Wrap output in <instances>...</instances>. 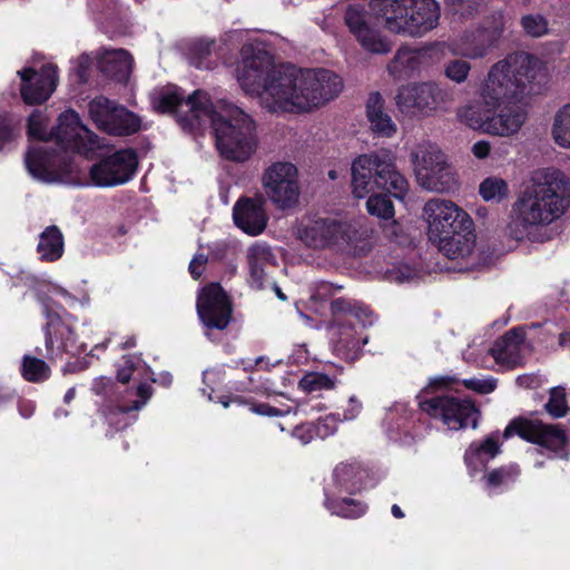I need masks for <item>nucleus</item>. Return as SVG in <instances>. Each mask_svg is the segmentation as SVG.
<instances>
[{"label":"nucleus","instance_id":"obj_1","mask_svg":"<svg viewBox=\"0 0 570 570\" xmlns=\"http://www.w3.org/2000/svg\"><path fill=\"white\" fill-rule=\"evenodd\" d=\"M237 81L262 108L277 115L308 112L335 98L343 88L342 79L331 70L275 65L268 52L254 45L242 49Z\"/></svg>","mask_w":570,"mask_h":570},{"label":"nucleus","instance_id":"obj_2","mask_svg":"<svg viewBox=\"0 0 570 570\" xmlns=\"http://www.w3.org/2000/svg\"><path fill=\"white\" fill-rule=\"evenodd\" d=\"M154 106L161 112L184 115L187 126L203 125L209 121L216 148L219 155L230 161H247L258 146L257 124L245 110L227 100H218L215 105L207 92L196 90L189 96L176 87L167 88Z\"/></svg>","mask_w":570,"mask_h":570},{"label":"nucleus","instance_id":"obj_3","mask_svg":"<svg viewBox=\"0 0 570 570\" xmlns=\"http://www.w3.org/2000/svg\"><path fill=\"white\" fill-rule=\"evenodd\" d=\"M569 207V178L558 169L539 170L512 204L508 232L517 240L548 242L554 234L552 225Z\"/></svg>","mask_w":570,"mask_h":570},{"label":"nucleus","instance_id":"obj_4","mask_svg":"<svg viewBox=\"0 0 570 570\" xmlns=\"http://www.w3.org/2000/svg\"><path fill=\"white\" fill-rule=\"evenodd\" d=\"M50 137L55 138L60 151L52 148V141H42L31 146L24 157L29 175L46 184L70 181L76 170L70 151L89 157L102 146L100 138L81 122L72 109L59 116L57 126L50 130Z\"/></svg>","mask_w":570,"mask_h":570},{"label":"nucleus","instance_id":"obj_5","mask_svg":"<svg viewBox=\"0 0 570 570\" xmlns=\"http://www.w3.org/2000/svg\"><path fill=\"white\" fill-rule=\"evenodd\" d=\"M351 170L352 193L360 199L367 197V213L384 220L393 219L391 199L376 190H387L401 200L407 194L409 183L396 169L394 155L386 149L361 155L353 160Z\"/></svg>","mask_w":570,"mask_h":570},{"label":"nucleus","instance_id":"obj_6","mask_svg":"<svg viewBox=\"0 0 570 570\" xmlns=\"http://www.w3.org/2000/svg\"><path fill=\"white\" fill-rule=\"evenodd\" d=\"M546 79L541 61L529 53L515 52L495 62L479 88V105L498 108L503 102L520 101Z\"/></svg>","mask_w":570,"mask_h":570},{"label":"nucleus","instance_id":"obj_7","mask_svg":"<svg viewBox=\"0 0 570 570\" xmlns=\"http://www.w3.org/2000/svg\"><path fill=\"white\" fill-rule=\"evenodd\" d=\"M372 229L364 219L315 218L303 224L298 229L299 239L315 249L330 248L364 254L371 246Z\"/></svg>","mask_w":570,"mask_h":570},{"label":"nucleus","instance_id":"obj_8","mask_svg":"<svg viewBox=\"0 0 570 570\" xmlns=\"http://www.w3.org/2000/svg\"><path fill=\"white\" fill-rule=\"evenodd\" d=\"M370 7L389 32L410 38L434 30L441 18L436 0H371Z\"/></svg>","mask_w":570,"mask_h":570},{"label":"nucleus","instance_id":"obj_9","mask_svg":"<svg viewBox=\"0 0 570 570\" xmlns=\"http://www.w3.org/2000/svg\"><path fill=\"white\" fill-rule=\"evenodd\" d=\"M117 379L121 383L132 380L137 386L127 391L126 395L119 400L118 405L105 413L108 424L116 430L125 429L137 420V414L134 412L140 411L153 396L149 382L159 383L166 387L173 382L171 374L167 372L156 379L150 367L138 355L124 357V365L118 370Z\"/></svg>","mask_w":570,"mask_h":570},{"label":"nucleus","instance_id":"obj_10","mask_svg":"<svg viewBox=\"0 0 570 570\" xmlns=\"http://www.w3.org/2000/svg\"><path fill=\"white\" fill-rule=\"evenodd\" d=\"M334 316L331 326V344L333 352L341 358L353 362L360 356L367 337L361 331L373 324L372 312L362 303L336 298L331 303Z\"/></svg>","mask_w":570,"mask_h":570},{"label":"nucleus","instance_id":"obj_11","mask_svg":"<svg viewBox=\"0 0 570 570\" xmlns=\"http://www.w3.org/2000/svg\"><path fill=\"white\" fill-rule=\"evenodd\" d=\"M458 118L473 130L509 137L517 134L527 120V110L520 101L503 102L498 108H487L476 101L458 109Z\"/></svg>","mask_w":570,"mask_h":570},{"label":"nucleus","instance_id":"obj_12","mask_svg":"<svg viewBox=\"0 0 570 570\" xmlns=\"http://www.w3.org/2000/svg\"><path fill=\"white\" fill-rule=\"evenodd\" d=\"M410 161L420 187L432 193H449L458 187L456 174L441 148L430 141L415 144Z\"/></svg>","mask_w":570,"mask_h":570},{"label":"nucleus","instance_id":"obj_13","mask_svg":"<svg viewBox=\"0 0 570 570\" xmlns=\"http://www.w3.org/2000/svg\"><path fill=\"white\" fill-rule=\"evenodd\" d=\"M367 471L357 462H342L333 470V489L326 492L325 507L332 514L342 518H358L366 512L363 502L343 497L353 494L366 487Z\"/></svg>","mask_w":570,"mask_h":570},{"label":"nucleus","instance_id":"obj_14","mask_svg":"<svg viewBox=\"0 0 570 570\" xmlns=\"http://www.w3.org/2000/svg\"><path fill=\"white\" fill-rule=\"evenodd\" d=\"M395 102L403 115L425 118L445 111L452 102V96L435 81L410 82L400 87Z\"/></svg>","mask_w":570,"mask_h":570},{"label":"nucleus","instance_id":"obj_15","mask_svg":"<svg viewBox=\"0 0 570 570\" xmlns=\"http://www.w3.org/2000/svg\"><path fill=\"white\" fill-rule=\"evenodd\" d=\"M428 225L429 239L438 244L460 230H466L473 225L472 218L461 207L450 199L432 198L422 210Z\"/></svg>","mask_w":570,"mask_h":570},{"label":"nucleus","instance_id":"obj_16","mask_svg":"<svg viewBox=\"0 0 570 570\" xmlns=\"http://www.w3.org/2000/svg\"><path fill=\"white\" fill-rule=\"evenodd\" d=\"M419 405L423 412L440 420L449 430L458 431L478 425L479 412L474 404L465 399L441 394L430 399L420 396Z\"/></svg>","mask_w":570,"mask_h":570},{"label":"nucleus","instance_id":"obj_17","mask_svg":"<svg viewBox=\"0 0 570 570\" xmlns=\"http://www.w3.org/2000/svg\"><path fill=\"white\" fill-rule=\"evenodd\" d=\"M88 114L98 129L114 136L132 135L141 125L136 114L104 96L89 101Z\"/></svg>","mask_w":570,"mask_h":570},{"label":"nucleus","instance_id":"obj_18","mask_svg":"<svg viewBox=\"0 0 570 570\" xmlns=\"http://www.w3.org/2000/svg\"><path fill=\"white\" fill-rule=\"evenodd\" d=\"M370 4L371 1L348 4L344 17L345 23L365 50L386 53L391 50V43L375 24L374 19L381 21V18L372 11Z\"/></svg>","mask_w":570,"mask_h":570},{"label":"nucleus","instance_id":"obj_19","mask_svg":"<svg viewBox=\"0 0 570 570\" xmlns=\"http://www.w3.org/2000/svg\"><path fill=\"white\" fill-rule=\"evenodd\" d=\"M262 183L268 199L278 208H292L298 202V171L292 163H273L265 169Z\"/></svg>","mask_w":570,"mask_h":570},{"label":"nucleus","instance_id":"obj_20","mask_svg":"<svg viewBox=\"0 0 570 570\" xmlns=\"http://www.w3.org/2000/svg\"><path fill=\"white\" fill-rule=\"evenodd\" d=\"M46 357L50 361L61 358L63 354L78 355L86 351L87 344L78 342L70 323L59 313L45 306Z\"/></svg>","mask_w":570,"mask_h":570},{"label":"nucleus","instance_id":"obj_21","mask_svg":"<svg viewBox=\"0 0 570 570\" xmlns=\"http://www.w3.org/2000/svg\"><path fill=\"white\" fill-rule=\"evenodd\" d=\"M137 156L131 149H122L91 166L89 176L97 187H114L127 183L135 174Z\"/></svg>","mask_w":570,"mask_h":570},{"label":"nucleus","instance_id":"obj_22","mask_svg":"<svg viewBox=\"0 0 570 570\" xmlns=\"http://www.w3.org/2000/svg\"><path fill=\"white\" fill-rule=\"evenodd\" d=\"M197 313L207 330H225L232 318V305L217 283L205 286L197 298Z\"/></svg>","mask_w":570,"mask_h":570},{"label":"nucleus","instance_id":"obj_23","mask_svg":"<svg viewBox=\"0 0 570 570\" xmlns=\"http://www.w3.org/2000/svg\"><path fill=\"white\" fill-rule=\"evenodd\" d=\"M514 434L553 452H560L567 443V435L563 430L557 425L543 424L540 421L524 419L512 421L505 428L503 439H509Z\"/></svg>","mask_w":570,"mask_h":570},{"label":"nucleus","instance_id":"obj_24","mask_svg":"<svg viewBox=\"0 0 570 570\" xmlns=\"http://www.w3.org/2000/svg\"><path fill=\"white\" fill-rule=\"evenodd\" d=\"M21 78V97L26 104L36 105L46 101L55 91L58 82L57 67L43 65L40 71L23 68L17 72Z\"/></svg>","mask_w":570,"mask_h":570},{"label":"nucleus","instance_id":"obj_25","mask_svg":"<svg viewBox=\"0 0 570 570\" xmlns=\"http://www.w3.org/2000/svg\"><path fill=\"white\" fill-rule=\"evenodd\" d=\"M449 259L460 261V269H471L476 266L474 226L466 230H460L436 244Z\"/></svg>","mask_w":570,"mask_h":570},{"label":"nucleus","instance_id":"obj_26","mask_svg":"<svg viewBox=\"0 0 570 570\" xmlns=\"http://www.w3.org/2000/svg\"><path fill=\"white\" fill-rule=\"evenodd\" d=\"M233 219L244 233L252 236L259 235L267 224L263 198H239L233 208Z\"/></svg>","mask_w":570,"mask_h":570},{"label":"nucleus","instance_id":"obj_27","mask_svg":"<svg viewBox=\"0 0 570 570\" xmlns=\"http://www.w3.org/2000/svg\"><path fill=\"white\" fill-rule=\"evenodd\" d=\"M501 452V434L492 432L483 440L473 441L464 453V463L470 476L482 473L489 462Z\"/></svg>","mask_w":570,"mask_h":570},{"label":"nucleus","instance_id":"obj_28","mask_svg":"<svg viewBox=\"0 0 570 570\" xmlns=\"http://www.w3.org/2000/svg\"><path fill=\"white\" fill-rule=\"evenodd\" d=\"M494 46V38L488 30L465 32L446 43L451 55L468 59L484 58Z\"/></svg>","mask_w":570,"mask_h":570},{"label":"nucleus","instance_id":"obj_29","mask_svg":"<svg viewBox=\"0 0 570 570\" xmlns=\"http://www.w3.org/2000/svg\"><path fill=\"white\" fill-rule=\"evenodd\" d=\"M525 332L521 327H515L498 338L490 348V354L495 363L503 367H513L522 360Z\"/></svg>","mask_w":570,"mask_h":570},{"label":"nucleus","instance_id":"obj_30","mask_svg":"<svg viewBox=\"0 0 570 570\" xmlns=\"http://www.w3.org/2000/svg\"><path fill=\"white\" fill-rule=\"evenodd\" d=\"M433 49H400L389 65V72L395 79L413 76L428 68L432 63Z\"/></svg>","mask_w":570,"mask_h":570},{"label":"nucleus","instance_id":"obj_31","mask_svg":"<svg viewBox=\"0 0 570 570\" xmlns=\"http://www.w3.org/2000/svg\"><path fill=\"white\" fill-rule=\"evenodd\" d=\"M96 60L104 75L119 82L127 81L131 73L134 60L124 49L104 48L96 56Z\"/></svg>","mask_w":570,"mask_h":570},{"label":"nucleus","instance_id":"obj_32","mask_svg":"<svg viewBox=\"0 0 570 570\" xmlns=\"http://www.w3.org/2000/svg\"><path fill=\"white\" fill-rule=\"evenodd\" d=\"M247 264L250 286L259 289L266 279V268L275 264V256L267 244L257 242L247 249Z\"/></svg>","mask_w":570,"mask_h":570},{"label":"nucleus","instance_id":"obj_33","mask_svg":"<svg viewBox=\"0 0 570 570\" xmlns=\"http://www.w3.org/2000/svg\"><path fill=\"white\" fill-rule=\"evenodd\" d=\"M37 254L42 262H57L65 253V237L56 225L47 226L38 237Z\"/></svg>","mask_w":570,"mask_h":570},{"label":"nucleus","instance_id":"obj_34","mask_svg":"<svg viewBox=\"0 0 570 570\" xmlns=\"http://www.w3.org/2000/svg\"><path fill=\"white\" fill-rule=\"evenodd\" d=\"M367 118L373 131L383 137H391L396 131V125L384 110V100L379 92L370 95L366 104Z\"/></svg>","mask_w":570,"mask_h":570},{"label":"nucleus","instance_id":"obj_35","mask_svg":"<svg viewBox=\"0 0 570 570\" xmlns=\"http://www.w3.org/2000/svg\"><path fill=\"white\" fill-rule=\"evenodd\" d=\"M551 134L558 146L570 148V104L564 105L556 112Z\"/></svg>","mask_w":570,"mask_h":570},{"label":"nucleus","instance_id":"obj_36","mask_svg":"<svg viewBox=\"0 0 570 570\" xmlns=\"http://www.w3.org/2000/svg\"><path fill=\"white\" fill-rule=\"evenodd\" d=\"M20 372L26 381L32 383L43 382L50 376L49 365L43 360L29 354L22 357Z\"/></svg>","mask_w":570,"mask_h":570},{"label":"nucleus","instance_id":"obj_37","mask_svg":"<svg viewBox=\"0 0 570 570\" xmlns=\"http://www.w3.org/2000/svg\"><path fill=\"white\" fill-rule=\"evenodd\" d=\"M479 193L485 202L500 203L508 197L509 188L504 179L488 177L480 184Z\"/></svg>","mask_w":570,"mask_h":570},{"label":"nucleus","instance_id":"obj_38","mask_svg":"<svg viewBox=\"0 0 570 570\" xmlns=\"http://www.w3.org/2000/svg\"><path fill=\"white\" fill-rule=\"evenodd\" d=\"M519 475V469L515 465L501 466L492 470L490 473L484 475L485 487L489 492H493L495 489L513 482Z\"/></svg>","mask_w":570,"mask_h":570},{"label":"nucleus","instance_id":"obj_39","mask_svg":"<svg viewBox=\"0 0 570 570\" xmlns=\"http://www.w3.org/2000/svg\"><path fill=\"white\" fill-rule=\"evenodd\" d=\"M520 24L525 35L541 38L549 33V21L540 13H529L521 18Z\"/></svg>","mask_w":570,"mask_h":570},{"label":"nucleus","instance_id":"obj_40","mask_svg":"<svg viewBox=\"0 0 570 570\" xmlns=\"http://www.w3.org/2000/svg\"><path fill=\"white\" fill-rule=\"evenodd\" d=\"M419 275V269L404 262L391 263L384 271V276L390 282L406 283Z\"/></svg>","mask_w":570,"mask_h":570},{"label":"nucleus","instance_id":"obj_41","mask_svg":"<svg viewBox=\"0 0 570 570\" xmlns=\"http://www.w3.org/2000/svg\"><path fill=\"white\" fill-rule=\"evenodd\" d=\"M472 66L468 60L455 58L444 65V76L450 81L461 85L465 82L471 72Z\"/></svg>","mask_w":570,"mask_h":570},{"label":"nucleus","instance_id":"obj_42","mask_svg":"<svg viewBox=\"0 0 570 570\" xmlns=\"http://www.w3.org/2000/svg\"><path fill=\"white\" fill-rule=\"evenodd\" d=\"M298 386L307 393L331 390L334 387V381L324 373L312 372L305 374L298 383Z\"/></svg>","mask_w":570,"mask_h":570},{"label":"nucleus","instance_id":"obj_43","mask_svg":"<svg viewBox=\"0 0 570 570\" xmlns=\"http://www.w3.org/2000/svg\"><path fill=\"white\" fill-rule=\"evenodd\" d=\"M546 409L553 417H562L568 412L566 391L561 386L551 389Z\"/></svg>","mask_w":570,"mask_h":570},{"label":"nucleus","instance_id":"obj_44","mask_svg":"<svg viewBox=\"0 0 570 570\" xmlns=\"http://www.w3.org/2000/svg\"><path fill=\"white\" fill-rule=\"evenodd\" d=\"M17 122L8 114H0V150L10 149L16 139Z\"/></svg>","mask_w":570,"mask_h":570},{"label":"nucleus","instance_id":"obj_45","mask_svg":"<svg viewBox=\"0 0 570 570\" xmlns=\"http://www.w3.org/2000/svg\"><path fill=\"white\" fill-rule=\"evenodd\" d=\"M28 135L30 138L55 142V138L46 131V117L39 111L32 112L28 119Z\"/></svg>","mask_w":570,"mask_h":570},{"label":"nucleus","instance_id":"obj_46","mask_svg":"<svg viewBox=\"0 0 570 570\" xmlns=\"http://www.w3.org/2000/svg\"><path fill=\"white\" fill-rule=\"evenodd\" d=\"M212 46L213 42L207 40H199L194 43L191 48V55H190V63L195 66L196 68H208L209 62L207 61V57L212 52Z\"/></svg>","mask_w":570,"mask_h":570},{"label":"nucleus","instance_id":"obj_47","mask_svg":"<svg viewBox=\"0 0 570 570\" xmlns=\"http://www.w3.org/2000/svg\"><path fill=\"white\" fill-rule=\"evenodd\" d=\"M342 422L340 413H331L317 420L315 423L318 438L325 439L333 435L337 431L338 424Z\"/></svg>","mask_w":570,"mask_h":570},{"label":"nucleus","instance_id":"obj_48","mask_svg":"<svg viewBox=\"0 0 570 570\" xmlns=\"http://www.w3.org/2000/svg\"><path fill=\"white\" fill-rule=\"evenodd\" d=\"M96 58H92L88 53H83L75 61V67L72 68V77H75V81L78 83H85L88 81V72L92 62Z\"/></svg>","mask_w":570,"mask_h":570},{"label":"nucleus","instance_id":"obj_49","mask_svg":"<svg viewBox=\"0 0 570 570\" xmlns=\"http://www.w3.org/2000/svg\"><path fill=\"white\" fill-rule=\"evenodd\" d=\"M463 385L480 394H489L497 387V381L493 377H472L463 380Z\"/></svg>","mask_w":570,"mask_h":570},{"label":"nucleus","instance_id":"obj_50","mask_svg":"<svg viewBox=\"0 0 570 570\" xmlns=\"http://www.w3.org/2000/svg\"><path fill=\"white\" fill-rule=\"evenodd\" d=\"M52 292L57 295H60L65 298L66 303L70 307H75L76 305H80L82 307L88 306L90 302V296L86 291H81L78 295L70 293L66 288L61 286H55Z\"/></svg>","mask_w":570,"mask_h":570},{"label":"nucleus","instance_id":"obj_51","mask_svg":"<svg viewBox=\"0 0 570 570\" xmlns=\"http://www.w3.org/2000/svg\"><path fill=\"white\" fill-rule=\"evenodd\" d=\"M292 435L297 439L301 444L306 445L311 443L315 438H318V432L315 423H305L297 425Z\"/></svg>","mask_w":570,"mask_h":570},{"label":"nucleus","instance_id":"obj_52","mask_svg":"<svg viewBox=\"0 0 570 570\" xmlns=\"http://www.w3.org/2000/svg\"><path fill=\"white\" fill-rule=\"evenodd\" d=\"M362 409V402L356 396L352 395L346 406L343 407V414L341 415L342 422L355 420L361 414Z\"/></svg>","mask_w":570,"mask_h":570},{"label":"nucleus","instance_id":"obj_53","mask_svg":"<svg viewBox=\"0 0 570 570\" xmlns=\"http://www.w3.org/2000/svg\"><path fill=\"white\" fill-rule=\"evenodd\" d=\"M340 288L341 287H334V285L331 283L322 282V283L317 284L311 298L315 302L316 301H325L328 297H331L335 293L336 289H340Z\"/></svg>","mask_w":570,"mask_h":570},{"label":"nucleus","instance_id":"obj_54","mask_svg":"<svg viewBox=\"0 0 570 570\" xmlns=\"http://www.w3.org/2000/svg\"><path fill=\"white\" fill-rule=\"evenodd\" d=\"M207 257L203 254H196L189 263V273L193 278L197 279L204 272Z\"/></svg>","mask_w":570,"mask_h":570},{"label":"nucleus","instance_id":"obj_55","mask_svg":"<svg viewBox=\"0 0 570 570\" xmlns=\"http://www.w3.org/2000/svg\"><path fill=\"white\" fill-rule=\"evenodd\" d=\"M456 380L453 376H435L430 380V383L424 393H429V391H436L443 387L451 386Z\"/></svg>","mask_w":570,"mask_h":570},{"label":"nucleus","instance_id":"obj_56","mask_svg":"<svg viewBox=\"0 0 570 570\" xmlns=\"http://www.w3.org/2000/svg\"><path fill=\"white\" fill-rule=\"evenodd\" d=\"M112 382L107 377H99L92 383V391L98 395H107L112 391Z\"/></svg>","mask_w":570,"mask_h":570},{"label":"nucleus","instance_id":"obj_57","mask_svg":"<svg viewBox=\"0 0 570 570\" xmlns=\"http://www.w3.org/2000/svg\"><path fill=\"white\" fill-rule=\"evenodd\" d=\"M252 411L256 414L266 415V416H281V415L285 414V412H283L276 407H273L266 403H261V404L254 405L252 407Z\"/></svg>","mask_w":570,"mask_h":570},{"label":"nucleus","instance_id":"obj_58","mask_svg":"<svg viewBox=\"0 0 570 570\" xmlns=\"http://www.w3.org/2000/svg\"><path fill=\"white\" fill-rule=\"evenodd\" d=\"M491 150L490 142L487 140H479L472 146V154L478 159H484L489 156Z\"/></svg>","mask_w":570,"mask_h":570},{"label":"nucleus","instance_id":"obj_59","mask_svg":"<svg viewBox=\"0 0 570 570\" xmlns=\"http://www.w3.org/2000/svg\"><path fill=\"white\" fill-rule=\"evenodd\" d=\"M18 410L22 417L29 419L36 410V404L32 401L21 400L18 404Z\"/></svg>","mask_w":570,"mask_h":570},{"label":"nucleus","instance_id":"obj_60","mask_svg":"<svg viewBox=\"0 0 570 570\" xmlns=\"http://www.w3.org/2000/svg\"><path fill=\"white\" fill-rule=\"evenodd\" d=\"M399 412H405V406L401 405V404H397V405H395V407L393 410L390 411V413L387 414V417H386L389 424L392 425V423L394 421V416Z\"/></svg>","mask_w":570,"mask_h":570},{"label":"nucleus","instance_id":"obj_61","mask_svg":"<svg viewBox=\"0 0 570 570\" xmlns=\"http://www.w3.org/2000/svg\"><path fill=\"white\" fill-rule=\"evenodd\" d=\"M559 344L561 346H569L570 345V333L564 332L559 335Z\"/></svg>","mask_w":570,"mask_h":570},{"label":"nucleus","instance_id":"obj_62","mask_svg":"<svg viewBox=\"0 0 570 570\" xmlns=\"http://www.w3.org/2000/svg\"><path fill=\"white\" fill-rule=\"evenodd\" d=\"M75 396H76V389H75V387H70V389L66 392V394H65V396H63V401H65V403H67V404H68V403H70V402L75 399Z\"/></svg>","mask_w":570,"mask_h":570},{"label":"nucleus","instance_id":"obj_63","mask_svg":"<svg viewBox=\"0 0 570 570\" xmlns=\"http://www.w3.org/2000/svg\"><path fill=\"white\" fill-rule=\"evenodd\" d=\"M391 512L397 519H401L404 517L403 511L401 510V508L397 504L392 505Z\"/></svg>","mask_w":570,"mask_h":570},{"label":"nucleus","instance_id":"obj_64","mask_svg":"<svg viewBox=\"0 0 570 570\" xmlns=\"http://www.w3.org/2000/svg\"><path fill=\"white\" fill-rule=\"evenodd\" d=\"M135 340L134 338H129L128 341H126L124 344H122V348H129V347H132L135 346Z\"/></svg>","mask_w":570,"mask_h":570}]
</instances>
